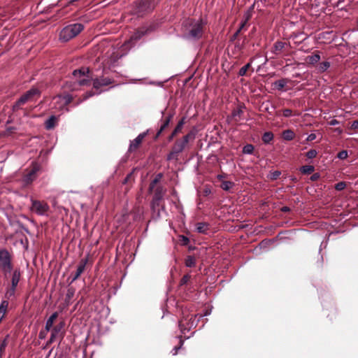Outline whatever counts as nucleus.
I'll use <instances>...</instances> for the list:
<instances>
[{
    "instance_id": "nucleus-1",
    "label": "nucleus",
    "mask_w": 358,
    "mask_h": 358,
    "mask_svg": "<svg viewBox=\"0 0 358 358\" xmlns=\"http://www.w3.org/2000/svg\"><path fill=\"white\" fill-rule=\"evenodd\" d=\"M204 23L201 20H189L186 24L187 34L186 37L189 39H199L203 34Z\"/></svg>"
},
{
    "instance_id": "nucleus-2",
    "label": "nucleus",
    "mask_w": 358,
    "mask_h": 358,
    "mask_svg": "<svg viewBox=\"0 0 358 358\" xmlns=\"http://www.w3.org/2000/svg\"><path fill=\"white\" fill-rule=\"evenodd\" d=\"M84 29L83 24L75 23L64 27L59 34V39L62 41H69L78 35Z\"/></svg>"
},
{
    "instance_id": "nucleus-3",
    "label": "nucleus",
    "mask_w": 358,
    "mask_h": 358,
    "mask_svg": "<svg viewBox=\"0 0 358 358\" xmlns=\"http://www.w3.org/2000/svg\"><path fill=\"white\" fill-rule=\"evenodd\" d=\"M0 270L5 276L13 270L12 255L6 249L0 250Z\"/></svg>"
},
{
    "instance_id": "nucleus-4",
    "label": "nucleus",
    "mask_w": 358,
    "mask_h": 358,
    "mask_svg": "<svg viewBox=\"0 0 358 358\" xmlns=\"http://www.w3.org/2000/svg\"><path fill=\"white\" fill-rule=\"evenodd\" d=\"M89 73L90 69L87 67H82L80 69L73 71V76L76 80L75 84H78L79 86H90L91 81Z\"/></svg>"
},
{
    "instance_id": "nucleus-5",
    "label": "nucleus",
    "mask_w": 358,
    "mask_h": 358,
    "mask_svg": "<svg viewBox=\"0 0 358 358\" xmlns=\"http://www.w3.org/2000/svg\"><path fill=\"white\" fill-rule=\"evenodd\" d=\"M73 97L71 94L64 93L59 94L54 97L53 103L54 107L59 111H69L67 106L73 101Z\"/></svg>"
},
{
    "instance_id": "nucleus-6",
    "label": "nucleus",
    "mask_w": 358,
    "mask_h": 358,
    "mask_svg": "<svg viewBox=\"0 0 358 358\" xmlns=\"http://www.w3.org/2000/svg\"><path fill=\"white\" fill-rule=\"evenodd\" d=\"M41 169V166L37 162H32L30 169H26L22 182L24 185H28L34 181L38 177V173Z\"/></svg>"
},
{
    "instance_id": "nucleus-7",
    "label": "nucleus",
    "mask_w": 358,
    "mask_h": 358,
    "mask_svg": "<svg viewBox=\"0 0 358 358\" xmlns=\"http://www.w3.org/2000/svg\"><path fill=\"white\" fill-rule=\"evenodd\" d=\"M40 91L35 87H33L26 92L23 95H22L20 99L14 103L13 106V110L14 111L18 110L20 107L24 104H25L28 101H31L34 99L35 96H39Z\"/></svg>"
},
{
    "instance_id": "nucleus-8",
    "label": "nucleus",
    "mask_w": 358,
    "mask_h": 358,
    "mask_svg": "<svg viewBox=\"0 0 358 358\" xmlns=\"http://www.w3.org/2000/svg\"><path fill=\"white\" fill-rule=\"evenodd\" d=\"M157 3V0H140L136 3V13L139 16L143 15L153 10Z\"/></svg>"
},
{
    "instance_id": "nucleus-9",
    "label": "nucleus",
    "mask_w": 358,
    "mask_h": 358,
    "mask_svg": "<svg viewBox=\"0 0 358 358\" xmlns=\"http://www.w3.org/2000/svg\"><path fill=\"white\" fill-rule=\"evenodd\" d=\"M185 146L180 143L178 141L174 143L171 151L167 155L166 159L168 161L178 160V155L181 153L185 149Z\"/></svg>"
},
{
    "instance_id": "nucleus-10",
    "label": "nucleus",
    "mask_w": 358,
    "mask_h": 358,
    "mask_svg": "<svg viewBox=\"0 0 358 358\" xmlns=\"http://www.w3.org/2000/svg\"><path fill=\"white\" fill-rule=\"evenodd\" d=\"M32 210L40 215L47 213L49 210V206L45 202L34 201L32 202Z\"/></svg>"
},
{
    "instance_id": "nucleus-11",
    "label": "nucleus",
    "mask_w": 358,
    "mask_h": 358,
    "mask_svg": "<svg viewBox=\"0 0 358 358\" xmlns=\"http://www.w3.org/2000/svg\"><path fill=\"white\" fill-rule=\"evenodd\" d=\"M114 83V80L110 78L106 77H100L93 80V87L94 88L98 90L101 87L108 86Z\"/></svg>"
},
{
    "instance_id": "nucleus-12",
    "label": "nucleus",
    "mask_w": 358,
    "mask_h": 358,
    "mask_svg": "<svg viewBox=\"0 0 358 358\" xmlns=\"http://www.w3.org/2000/svg\"><path fill=\"white\" fill-rule=\"evenodd\" d=\"M64 323L63 322H62L52 328V329L51 331L50 338L49 340L50 343L55 342L57 340V338H62V334L61 331H62V329L64 328Z\"/></svg>"
},
{
    "instance_id": "nucleus-13",
    "label": "nucleus",
    "mask_w": 358,
    "mask_h": 358,
    "mask_svg": "<svg viewBox=\"0 0 358 358\" xmlns=\"http://www.w3.org/2000/svg\"><path fill=\"white\" fill-rule=\"evenodd\" d=\"M148 131L140 134L136 138L131 141L129 147V151L133 152L138 149L143 140L147 136Z\"/></svg>"
},
{
    "instance_id": "nucleus-14",
    "label": "nucleus",
    "mask_w": 358,
    "mask_h": 358,
    "mask_svg": "<svg viewBox=\"0 0 358 358\" xmlns=\"http://www.w3.org/2000/svg\"><path fill=\"white\" fill-rule=\"evenodd\" d=\"M87 262H88V257L83 258L80 261L78 266L77 267L76 272L72 277L71 282H74L75 280H76L80 276V275L84 272Z\"/></svg>"
},
{
    "instance_id": "nucleus-15",
    "label": "nucleus",
    "mask_w": 358,
    "mask_h": 358,
    "mask_svg": "<svg viewBox=\"0 0 358 358\" xmlns=\"http://www.w3.org/2000/svg\"><path fill=\"white\" fill-rule=\"evenodd\" d=\"M320 60V55L319 54V52H317L312 55H308L306 58V62L308 64H311V65H314V64H317V62H319Z\"/></svg>"
},
{
    "instance_id": "nucleus-16",
    "label": "nucleus",
    "mask_w": 358,
    "mask_h": 358,
    "mask_svg": "<svg viewBox=\"0 0 358 358\" xmlns=\"http://www.w3.org/2000/svg\"><path fill=\"white\" fill-rule=\"evenodd\" d=\"M184 124H185V117H183L182 120H180L178 122L177 126L176 127V128L174 129L172 134H171V136L169 138V141H172V139L174 138V136L182 130Z\"/></svg>"
},
{
    "instance_id": "nucleus-17",
    "label": "nucleus",
    "mask_w": 358,
    "mask_h": 358,
    "mask_svg": "<svg viewBox=\"0 0 358 358\" xmlns=\"http://www.w3.org/2000/svg\"><path fill=\"white\" fill-rule=\"evenodd\" d=\"M162 190L161 188H157L156 189V192H155L154 199L152 202V208H155L156 205H157V206L159 205V203L160 200L162 199Z\"/></svg>"
},
{
    "instance_id": "nucleus-18",
    "label": "nucleus",
    "mask_w": 358,
    "mask_h": 358,
    "mask_svg": "<svg viewBox=\"0 0 358 358\" xmlns=\"http://www.w3.org/2000/svg\"><path fill=\"white\" fill-rule=\"evenodd\" d=\"M285 45L286 43L282 41H276L273 46L272 52L275 55H279L285 48Z\"/></svg>"
},
{
    "instance_id": "nucleus-19",
    "label": "nucleus",
    "mask_w": 358,
    "mask_h": 358,
    "mask_svg": "<svg viewBox=\"0 0 358 358\" xmlns=\"http://www.w3.org/2000/svg\"><path fill=\"white\" fill-rule=\"evenodd\" d=\"M57 122V117L55 115H51L45 122V127L47 129H53Z\"/></svg>"
},
{
    "instance_id": "nucleus-20",
    "label": "nucleus",
    "mask_w": 358,
    "mask_h": 358,
    "mask_svg": "<svg viewBox=\"0 0 358 358\" xmlns=\"http://www.w3.org/2000/svg\"><path fill=\"white\" fill-rule=\"evenodd\" d=\"M20 280V271L19 269H15L12 275L11 286L17 287Z\"/></svg>"
},
{
    "instance_id": "nucleus-21",
    "label": "nucleus",
    "mask_w": 358,
    "mask_h": 358,
    "mask_svg": "<svg viewBox=\"0 0 358 358\" xmlns=\"http://www.w3.org/2000/svg\"><path fill=\"white\" fill-rule=\"evenodd\" d=\"M57 316H58V313L57 312H55L47 320V321L45 322V329H46V331H50V329L52 327L53 323H54L55 320H56V318L57 317Z\"/></svg>"
},
{
    "instance_id": "nucleus-22",
    "label": "nucleus",
    "mask_w": 358,
    "mask_h": 358,
    "mask_svg": "<svg viewBox=\"0 0 358 358\" xmlns=\"http://www.w3.org/2000/svg\"><path fill=\"white\" fill-rule=\"evenodd\" d=\"M288 80L287 78H282L280 80H278L273 83V86L278 90H282L287 84Z\"/></svg>"
},
{
    "instance_id": "nucleus-23",
    "label": "nucleus",
    "mask_w": 358,
    "mask_h": 358,
    "mask_svg": "<svg viewBox=\"0 0 358 358\" xmlns=\"http://www.w3.org/2000/svg\"><path fill=\"white\" fill-rule=\"evenodd\" d=\"M282 136L286 141H292L295 138V134L292 130L287 129L282 132Z\"/></svg>"
},
{
    "instance_id": "nucleus-24",
    "label": "nucleus",
    "mask_w": 358,
    "mask_h": 358,
    "mask_svg": "<svg viewBox=\"0 0 358 358\" xmlns=\"http://www.w3.org/2000/svg\"><path fill=\"white\" fill-rule=\"evenodd\" d=\"M243 114L242 107L239 106L233 110L231 113V117L235 120V121H238Z\"/></svg>"
},
{
    "instance_id": "nucleus-25",
    "label": "nucleus",
    "mask_w": 358,
    "mask_h": 358,
    "mask_svg": "<svg viewBox=\"0 0 358 358\" xmlns=\"http://www.w3.org/2000/svg\"><path fill=\"white\" fill-rule=\"evenodd\" d=\"M208 230V224L206 222H199L196 224V231L199 233L206 234Z\"/></svg>"
},
{
    "instance_id": "nucleus-26",
    "label": "nucleus",
    "mask_w": 358,
    "mask_h": 358,
    "mask_svg": "<svg viewBox=\"0 0 358 358\" xmlns=\"http://www.w3.org/2000/svg\"><path fill=\"white\" fill-rule=\"evenodd\" d=\"M330 67V62H321L317 67V71L318 73H324Z\"/></svg>"
},
{
    "instance_id": "nucleus-27",
    "label": "nucleus",
    "mask_w": 358,
    "mask_h": 358,
    "mask_svg": "<svg viewBox=\"0 0 358 358\" xmlns=\"http://www.w3.org/2000/svg\"><path fill=\"white\" fill-rule=\"evenodd\" d=\"M273 134L271 131H266L262 136V141L264 143L268 144L273 139Z\"/></svg>"
},
{
    "instance_id": "nucleus-28",
    "label": "nucleus",
    "mask_w": 358,
    "mask_h": 358,
    "mask_svg": "<svg viewBox=\"0 0 358 358\" xmlns=\"http://www.w3.org/2000/svg\"><path fill=\"white\" fill-rule=\"evenodd\" d=\"M314 170V166L311 165H305L300 169L301 172L303 174H310Z\"/></svg>"
},
{
    "instance_id": "nucleus-29",
    "label": "nucleus",
    "mask_w": 358,
    "mask_h": 358,
    "mask_svg": "<svg viewBox=\"0 0 358 358\" xmlns=\"http://www.w3.org/2000/svg\"><path fill=\"white\" fill-rule=\"evenodd\" d=\"M194 137V136L192 133H189L187 135L184 136L181 141H178L185 147L187 145V144L188 143L190 139H193Z\"/></svg>"
},
{
    "instance_id": "nucleus-30",
    "label": "nucleus",
    "mask_w": 358,
    "mask_h": 358,
    "mask_svg": "<svg viewBox=\"0 0 358 358\" xmlns=\"http://www.w3.org/2000/svg\"><path fill=\"white\" fill-rule=\"evenodd\" d=\"M196 265V259L193 256H187L185 259V266L187 267H194Z\"/></svg>"
},
{
    "instance_id": "nucleus-31",
    "label": "nucleus",
    "mask_w": 358,
    "mask_h": 358,
    "mask_svg": "<svg viewBox=\"0 0 358 358\" xmlns=\"http://www.w3.org/2000/svg\"><path fill=\"white\" fill-rule=\"evenodd\" d=\"M15 289H16V287H15L10 286V287L7 289V291L6 292L5 297H6L7 299H10L11 297L14 296L15 293Z\"/></svg>"
},
{
    "instance_id": "nucleus-32",
    "label": "nucleus",
    "mask_w": 358,
    "mask_h": 358,
    "mask_svg": "<svg viewBox=\"0 0 358 358\" xmlns=\"http://www.w3.org/2000/svg\"><path fill=\"white\" fill-rule=\"evenodd\" d=\"M252 62V59H251V62L243 66L242 68L240 69L238 71V75L240 76H244L246 74L247 71L249 69V68L251 66V63Z\"/></svg>"
},
{
    "instance_id": "nucleus-33",
    "label": "nucleus",
    "mask_w": 358,
    "mask_h": 358,
    "mask_svg": "<svg viewBox=\"0 0 358 358\" xmlns=\"http://www.w3.org/2000/svg\"><path fill=\"white\" fill-rule=\"evenodd\" d=\"M254 146L252 144H247L243 148V153L251 155L253 153Z\"/></svg>"
},
{
    "instance_id": "nucleus-34",
    "label": "nucleus",
    "mask_w": 358,
    "mask_h": 358,
    "mask_svg": "<svg viewBox=\"0 0 358 358\" xmlns=\"http://www.w3.org/2000/svg\"><path fill=\"white\" fill-rule=\"evenodd\" d=\"M144 34L145 33L143 31H137L131 36L130 41H136L141 39Z\"/></svg>"
},
{
    "instance_id": "nucleus-35",
    "label": "nucleus",
    "mask_w": 358,
    "mask_h": 358,
    "mask_svg": "<svg viewBox=\"0 0 358 358\" xmlns=\"http://www.w3.org/2000/svg\"><path fill=\"white\" fill-rule=\"evenodd\" d=\"M184 341L182 339V338H180L179 339V343L178 345L175 346L173 350H171V353L173 356L176 355L178 352V350L182 348L183 345Z\"/></svg>"
},
{
    "instance_id": "nucleus-36",
    "label": "nucleus",
    "mask_w": 358,
    "mask_h": 358,
    "mask_svg": "<svg viewBox=\"0 0 358 358\" xmlns=\"http://www.w3.org/2000/svg\"><path fill=\"white\" fill-rule=\"evenodd\" d=\"M234 186V183L231 181H224L221 184V187L224 190H229Z\"/></svg>"
},
{
    "instance_id": "nucleus-37",
    "label": "nucleus",
    "mask_w": 358,
    "mask_h": 358,
    "mask_svg": "<svg viewBox=\"0 0 358 358\" xmlns=\"http://www.w3.org/2000/svg\"><path fill=\"white\" fill-rule=\"evenodd\" d=\"M162 178V174H158L156 178L150 182V190H152L155 186V185L159 182L160 178Z\"/></svg>"
},
{
    "instance_id": "nucleus-38",
    "label": "nucleus",
    "mask_w": 358,
    "mask_h": 358,
    "mask_svg": "<svg viewBox=\"0 0 358 358\" xmlns=\"http://www.w3.org/2000/svg\"><path fill=\"white\" fill-rule=\"evenodd\" d=\"M317 152L315 150L311 149L306 152V156L308 159H313L317 156Z\"/></svg>"
},
{
    "instance_id": "nucleus-39",
    "label": "nucleus",
    "mask_w": 358,
    "mask_h": 358,
    "mask_svg": "<svg viewBox=\"0 0 358 358\" xmlns=\"http://www.w3.org/2000/svg\"><path fill=\"white\" fill-rule=\"evenodd\" d=\"M172 116L169 115L164 122V123L160 127L161 131H164L169 124Z\"/></svg>"
},
{
    "instance_id": "nucleus-40",
    "label": "nucleus",
    "mask_w": 358,
    "mask_h": 358,
    "mask_svg": "<svg viewBox=\"0 0 358 358\" xmlns=\"http://www.w3.org/2000/svg\"><path fill=\"white\" fill-rule=\"evenodd\" d=\"M190 275L189 274H187V275H185L180 280V286H182L185 284L187 283V282L190 279Z\"/></svg>"
},
{
    "instance_id": "nucleus-41",
    "label": "nucleus",
    "mask_w": 358,
    "mask_h": 358,
    "mask_svg": "<svg viewBox=\"0 0 358 358\" xmlns=\"http://www.w3.org/2000/svg\"><path fill=\"white\" fill-rule=\"evenodd\" d=\"M346 184L345 182H339L335 185V189L338 191H341L345 189Z\"/></svg>"
},
{
    "instance_id": "nucleus-42",
    "label": "nucleus",
    "mask_w": 358,
    "mask_h": 358,
    "mask_svg": "<svg viewBox=\"0 0 358 358\" xmlns=\"http://www.w3.org/2000/svg\"><path fill=\"white\" fill-rule=\"evenodd\" d=\"M337 157L340 159H345L348 157V152L346 150H342L337 155Z\"/></svg>"
},
{
    "instance_id": "nucleus-43",
    "label": "nucleus",
    "mask_w": 358,
    "mask_h": 358,
    "mask_svg": "<svg viewBox=\"0 0 358 358\" xmlns=\"http://www.w3.org/2000/svg\"><path fill=\"white\" fill-rule=\"evenodd\" d=\"M94 95V93L92 92H86L84 95V97L83 99H80L79 100V101L76 103V104H78L80 103H81L84 100H86L87 99H88L89 97H91Z\"/></svg>"
},
{
    "instance_id": "nucleus-44",
    "label": "nucleus",
    "mask_w": 358,
    "mask_h": 358,
    "mask_svg": "<svg viewBox=\"0 0 358 358\" xmlns=\"http://www.w3.org/2000/svg\"><path fill=\"white\" fill-rule=\"evenodd\" d=\"M6 345L7 342L6 340L5 339L0 345V356H1L2 354L4 352Z\"/></svg>"
},
{
    "instance_id": "nucleus-45",
    "label": "nucleus",
    "mask_w": 358,
    "mask_h": 358,
    "mask_svg": "<svg viewBox=\"0 0 358 358\" xmlns=\"http://www.w3.org/2000/svg\"><path fill=\"white\" fill-rule=\"evenodd\" d=\"M282 115L286 117H290L292 115V111L288 108L282 110Z\"/></svg>"
},
{
    "instance_id": "nucleus-46",
    "label": "nucleus",
    "mask_w": 358,
    "mask_h": 358,
    "mask_svg": "<svg viewBox=\"0 0 358 358\" xmlns=\"http://www.w3.org/2000/svg\"><path fill=\"white\" fill-rule=\"evenodd\" d=\"M249 17H250V16H249V15H248V16H247V17H246V19H245V22H243V23L241 24V27H240L239 29L236 32V34H235V36H236L240 33L241 30V29L243 28V27L245 26V24L246 22L248 20Z\"/></svg>"
},
{
    "instance_id": "nucleus-47",
    "label": "nucleus",
    "mask_w": 358,
    "mask_h": 358,
    "mask_svg": "<svg viewBox=\"0 0 358 358\" xmlns=\"http://www.w3.org/2000/svg\"><path fill=\"white\" fill-rule=\"evenodd\" d=\"M316 138V135L315 134H310L308 136L306 140L308 141H312Z\"/></svg>"
},
{
    "instance_id": "nucleus-48",
    "label": "nucleus",
    "mask_w": 358,
    "mask_h": 358,
    "mask_svg": "<svg viewBox=\"0 0 358 358\" xmlns=\"http://www.w3.org/2000/svg\"><path fill=\"white\" fill-rule=\"evenodd\" d=\"M338 123H339V122H338L337 120H336V119H333V120H331L329 122V125H331V126L336 125V124H338Z\"/></svg>"
},
{
    "instance_id": "nucleus-49",
    "label": "nucleus",
    "mask_w": 358,
    "mask_h": 358,
    "mask_svg": "<svg viewBox=\"0 0 358 358\" xmlns=\"http://www.w3.org/2000/svg\"><path fill=\"white\" fill-rule=\"evenodd\" d=\"M351 127L354 129H358V120H355L352 123Z\"/></svg>"
},
{
    "instance_id": "nucleus-50",
    "label": "nucleus",
    "mask_w": 358,
    "mask_h": 358,
    "mask_svg": "<svg viewBox=\"0 0 358 358\" xmlns=\"http://www.w3.org/2000/svg\"><path fill=\"white\" fill-rule=\"evenodd\" d=\"M289 210H290V208L289 207H287V206H283L281 208V211L284 212V213L289 212Z\"/></svg>"
},
{
    "instance_id": "nucleus-51",
    "label": "nucleus",
    "mask_w": 358,
    "mask_h": 358,
    "mask_svg": "<svg viewBox=\"0 0 358 358\" xmlns=\"http://www.w3.org/2000/svg\"><path fill=\"white\" fill-rule=\"evenodd\" d=\"M73 295V291L71 290L70 289H68V292H67L66 296H67L69 298H71Z\"/></svg>"
},
{
    "instance_id": "nucleus-52",
    "label": "nucleus",
    "mask_w": 358,
    "mask_h": 358,
    "mask_svg": "<svg viewBox=\"0 0 358 358\" xmlns=\"http://www.w3.org/2000/svg\"><path fill=\"white\" fill-rule=\"evenodd\" d=\"M179 326H180V328L181 329V331L183 330V327H184V324H183V320H181L179 321Z\"/></svg>"
},
{
    "instance_id": "nucleus-53",
    "label": "nucleus",
    "mask_w": 358,
    "mask_h": 358,
    "mask_svg": "<svg viewBox=\"0 0 358 358\" xmlns=\"http://www.w3.org/2000/svg\"><path fill=\"white\" fill-rule=\"evenodd\" d=\"M182 241L185 242V243H186V244L189 242V238H187L186 236H182Z\"/></svg>"
},
{
    "instance_id": "nucleus-54",
    "label": "nucleus",
    "mask_w": 358,
    "mask_h": 358,
    "mask_svg": "<svg viewBox=\"0 0 358 358\" xmlns=\"http://www.w3.org/2000/svg\"><path fill=\"white\" fill-rule=\"evenodd\" d=\"M319 177L318 174H314L311 176V180H315L317 178Z\"/></svg>"
},
{
    "instance_id": "nucleus-55",
    "label": "nucleus",
    "mask_w": 358,
    "mask_h": 358,
    "mask_svg": "<svg viewBox=\"0 0 358 358\" xmlns=\"http://www.w3.org/2000/svg\"><path fill=\"white\" fill-rule=\"evenodd\" d=\"M163 131H161V129H159V130L158 131V132L157 133V135H156V138H157L158 136H159V135L161 134V133Z\"/></svg>"
},
{
    "instance_id": "nucleus-56",
    "label": "nucleus",
    "mask_w": 358,
    "mask_h": 358,
    "mask_svg": "<svg viewBox=\"0 0 358 358\" xmlns=\"http://www.w3.org/2000/svg\"><path fill=\"white\" fill-rule=\"evenodd\" d=\"M280 172H275V175H274V178H275L276 177L279 176H280Z\"/></svg>"
},
{
    "instance_id": "nucleus-57",
    "label": "nucleus",
    "mask_w": 358,
    "mask_h": 358,
    "mask_svg": "<svg viewBox=\"0 0 358 358\" xmlns=\"http://www.w3.org/2000/svg\"><path fill=\"white\" fill-rule=\"evenodd\" d=\"M320 266H322V263H323V257H322V256L320 257Z\"/></svg>"
},
{
    "instance_id": "nucleus-58",
    "label": "nucleus",
    "mask_w": 358,
    "mask_h": 358,
    "mask_svg": "<svg viewBox=\"0 0 358 358\" xmlns=\"http://www.w3.org/2000/svg\"><path fill=\"white\" fill-rule=\"evenodd\" d=\"M336 131H338L339 133H341V132H342V130H341V129H336Z\"/></svg>"
},
{
    "instance_id": "nucleus-59",
    "label": "nucleus",
    "mask_w": 358,
    "mask_h": 358,
    "mask_svg": "<svg viewBox=\"0 0 358 358\" xmlns=\"http://www.w3.org/2000/svg\"><path fill=\"white\" fill-rule=\"evenodd\" d=\"M205 192H206V194L210 192V190H206Z\"/></svg>"
}]
</instances>
